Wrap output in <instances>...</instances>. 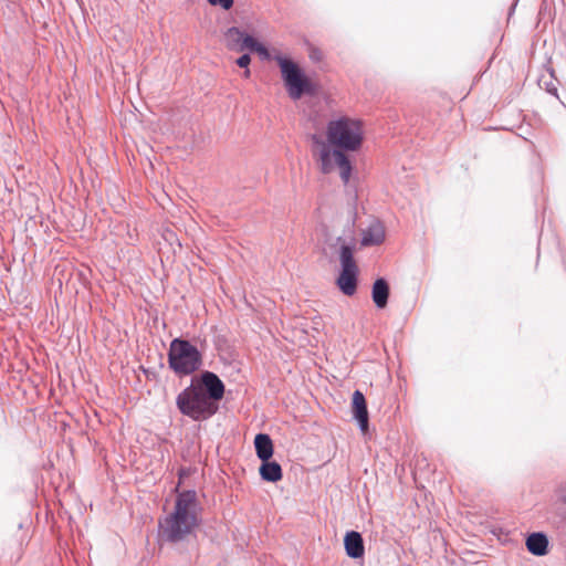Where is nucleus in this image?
Segmentation results:
<instances>
[{
	"label": "nucleus",
	"mask_w": 566,
	"mask_h": 566,
	"mask_svg": "<svg viewBox=\"0 0 566 566\" xmlns=\"http://www.w3.org/2000/svg\"><path fill=\"white\" fill-rule=\"evenodd\" d=\"M326 137L327 140H324L321 136L312 135L314 154L317 155L321 171L329 174L335 167H338L340 179L347 185L353 168L344 150L356 151L360 148L363 143L361 124L357 119L339 117L328 123Z\"/></svg>",
	"instance_id": "nucleus-1"
},
{
	"label": "nucleus",
	"mask_w": 566,
	"mask_h": 566,
	"mask_svg": "<svg viewBox=\"0 0 566 566\" xmlns=\"http://www.w3.org/2000/svg\"><path fill=\"white\" fill-rule=\"evenodd\" d=\"M224 396L222 380L212 371H202L190 385L178 394L176 406L180 413L193 421H205L217 413L219 401Z\"/></svg>",
	"instance_id": "nucleus-2"
},
{
	"label": "nucleus",
	"mask_w": 566,
	"mask_h": 566,
	"mask_svg": "<svg viewBox=\"0 0 566 566\" xmlns=\"http://www.w3.org/2000/svg\"><path fill=\"white\" fill-rule=\"evenodd\" d=\"M199 510L195 491L179 493L172 512L159 521L160 537L170 543L187 539L199 525Z\"/></svg>",
	"instance_id": "nucleus-3"
},
{
	"label": "nucleus",
	"mask_w": 566,
	"mask_h": 566,
	"mask_svg": "<svg viewBox=\"0 0 566 566\" xmlns=\"http://www.w3.org/2000/svg\"><path fill=\"white\" fill-rule=\"evenodd\" d=\"M168 364L176 375L188 376L201 368L202 355L189 340L175 338L169 345Z\"/></svg>",
	"instance_id": "nucleus-4"
},
{
	"label": "nucleus",
	"mask_w": 566,
	"mask_h": 566,
	"mask_svg": "<svg viewBox=\"0 0 566 566\" xmlns=\"http://www.w3.org/2000/svg\"><path fill=\"white\" fill-rule=\"evenodd\" d=\"M274 60L280 66L282 78L292 99L297 101L304 94L312 93L310 80L295 62L281 55H276Z\"/></svg>",
	"instance_id": "nucleus-5"
},
{
	"label": "nucleus",
	"mask_w": 566,
	"mask_h": 566,
	"mask_svg": "<svg viewBox=\"0 0 566 566\" xmlns=\"http://www.w3.org/2000/svg\"><path fill=\"white\" fill-rule=\"evenodd\" d=\"M339 261L342 271L337 277L338 289L347 296H352L357 290L358 266L354 259V248L342 243L339 248Z\"/></svg>",
	"instance_id": "nucleus-6"
},
{
	"label": "nucleus",
	"mask_w": 566,
	"mask_h": 566,
	"mask_svg": "<svg viewBox=\"0 0 566 566\" xmlns=\"http://www.w3.org/2000/svg\"><path fill=\"white\" fill-rule=\"evenodd\" d=\"M227 39L230 42V48L238 51L250 50L254 52L255 48H258L260 43L252 35L242 32L235 27H232L228 30Z\"/></svg>",
	"instance_id": "nucleus-7"
},
{
	"label": "nucleus",
	"mask_w": 566,
	"mask_h": 566,
	"mask_svg": "<svg viewBox=\"0 0 566 566\" xmlns=\"http://www.w3.org/2000/svg\"><path fill=\"white\" fill-rule=\"evenodd\" d=\"M386 237L385 227L381 221L374 219L366 229L361 230V245L371 247L379 245Z\"/></svg>",
	"instance_id": "nucleus-8"
},
{
	"label": "nucleus",
	"mask_w": 566,
	"mask_h": 566,
	"mask_svg": "<svg viewBox=\"0 0 566 566\" xmlns=\"http://www.w3.org/2000/svg\"><path fill=\"white\" fill-rule=\"evenodd\" d=\"M353 416L357 420L363 432L368 430L369 417L365 396L359 390L353 394Z\"/></svg>",
	"instance_id": "nucleus-9"
},
{
	"label": "nucleus",
	"mask_w": 566,
	"mask_h": 566,
	"mask_svg": "<svg viewBox=\"0 0 566 566\" xmlns=\"http://www.w3.org/2000/svg\"><path fill=\"white\" fill-rule=\"evenodd\" d=\"M344 545L346 554L352 558H360L364 555L365 547L360 533L350 531L345 535Z\"/></svg>",
	"instance_id": "nucleus-10"
},
{
	"label": "nucleus",
	"mask_w": 566,
	"mask_h": 566,
	"mask_svg": "<svg viewBox=\"0 0 566 566\" xmlns=\"http://www.w3.org/2000/svg\"><path fill=\"white\" fill-rule=\"evenodd\" d=\"M525 544L528 552L535 556H544L548 552V538L544 533H532Z\"/></svg>",
	"instance_id": "nucleus-11"
},
{
	"label": "nucleus",
	"mask_w": 566,
	"mask_h": 566,
	"mask_svg": "<svg viewBox=\"0 0 566 566\" xmlns=\"http://www.w3.org/2000/svg\"><path fill=\"white\" fill-rule=\"evenodd\" d=\"M254 448L261 461H268L273 455V442L269 434L258 433L254 438Z\"/></svg>",
	"instance_id": "nucleus-12"
},
{
	"label": "nucleus",
	"mask_w": 566,
	"mask_h": 566,
	"mask_svg": "<svg viewBox=\"0 0 566 566\" xmlns=\"http://www.w3.org/2000/svg\"><path fill=\"white\" fill-rule=\"evenodd\" d=\"M371 297L378 308L386 307L389 297V285L385 279L380 277L374 282Z\"/></svg>",
	"instance_id": "nucleus-13"
},
{
	"label": "nucleus",
	"mask_w": 566,
	"mask_h": 566,
	"mask_svg": "<svg viewBox=\"0 0 566 566\" xmlns=\"http://www.w3.org/2000/svg\"><path fill=\"white\" fill-rule=\"evenodd\" d=\"M260 475L264 481L277 482L282 479V468L276 461H262L259 469Z\"/></svg>",
	"instance_id": "nucleus-14"
},
{
	"label": "nucleus",
	"mask_w": 566,
	"mask_h": 566,
	"mask_svg": "<svg viewBox=\"0 0 566 566\" xmlns=\"http://www.w3.org/2000/svg\"><path fill=\"white\" fill-rule=\"evenodd\" d=\"M210 4L216 6L219 4L223 9L228 10L233 6V0H208Z\"/></svg>",
	"instance_id": "nucleus-15"
},
{
	"label": "nucleus",
	"mask_w": 566,
	"mask_h": 566,
	"mask_svg": "<svg viewBox=\"0 0 566 566\" xmlns=\"http://www.w3.org/2000/svg\"><path fill=\"white\" fill-rule=\"evenodd\" d=\"M263 60H269L271 57L269 50L261 43H259L255 51Z\"/></svg>",
	"instance_id": "nucleus-16"
},
{
	"label": "nucleus",
	"mask_w": 566,
	"mask_h": 566,
	"mask_svg": "<svg viewBox=\"0 0 566 566\" xmlns=\"http://www.w3.org/2000/svg\"><path fill=\"white\" fill-rule=\"evenodd\" d=\"M251 62V57L249 54L241 55L237 61V65L243 69H247Z\"/></svg>",
	"instance_id": "nucleus-17"
},
{
	"label": "nucleus",
	"mask_w": 566,
	"mask_h": 566,
	"mask_svg": "<svg viewBox=\"0 0 566 566\" xmlns=\"http://www.w3.org/2000/svg\"><path fill=\"white\" fill-rule=\"evenodd\" d=\"M250 75H251V72H250V70L247 67V69H245V71H244V73H243V76H244L245 78H248V77H250Z\"/></svg>",
	"instance_id": "nucleus-18"
}]
</instances>
